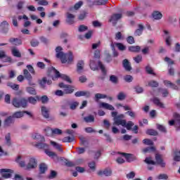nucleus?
I'll list each match as a JSON object with an SVG mask.
<instances>
[{
	"instance_id": "41",
	"label": "nucleus",
	"mask_w": 180,
	"mask_h": 180,
	"mask_svg": "<svg viewBox=\"0 0 180 180\" xmlns=\"http://www.w3.org/2000/svg\"><path fill=\"white\" fill-rule=\"evenodd\" d=\"M5 140H6V146H8V147H10V146H11V144H12V140L11 139V133H8L5 136Z\"/></svg>"
},
{
	"instance_id": "12",
	"label": "nucleus",
	"mask_w": 180,
	"mask_h": 180,
	"mask_svg": "<svg viewBox=\"0 0 180 180\" xmlns=\"http://www.w3.org/2000/svg\"><path fill=\"white\" fill-rule=\"evenodd\" d=\"M173 116L175 120L176 130L180 131V115L178 112H174Z\"/></svg>"
},
{
	"instance_id": "25",
	"label": "nucleus",
	"mask_w": 180,
	"mask_h": 180,
	"mask_svg": "<svg viewBox=\"0 0 180 180\" xmlns=\"http://www.w3.org/2000/svg\"><path fill=\"white\" fill-rule=\"evenodd\" d=\"M85 65V63H84V60H79L77 64V72L78 74H81L82 72V70H84V66Z\"/></svg>"
},
{
	"instance_id": "38",
	"label": "nucleus",
	"mask_w": 180,
	"mask_h": 180,
	"mask_svg": "<svg viewBox=\"0 0 180 180\" xmlns=\"http://www.w3.org/2000/svg\"><path fill=\"white\" fill-rule=\"evenodd\" d=\"M82 5H84V2H82V1H78L77 3H76L74 6V7H72L70 8V11H74V9L75 11H78V9H79V8H81V6H82Z\"/></svg>"
},
{
	"instance_id": "48",
	"label": "nucleus",
	"mask_w": 180,
	"mask_h": 180,
	"mask_svg": "<svg viewBox=\"0 0 180 180\" xmlns=\"http://www.w3.org/2000/svg\"><path fill=\"white\" fill-rule=\"evenodd\" d=\"M148 86H151L152 88H157L159 85L157 81L151 80L148 83Z\"/></svg>"
},
{
	"instance_id": "4",
	"label": "nucleus",
	"mask_w": 180,
	"mask_h": 180,
	"mask_svg": "<svg viewBox=\"0 0 180 180\" xmlns=\"http://www.w3.org/2000/svg\"><path fill=\"white\" fill-rule=\"evenodd\" d=\"M13 105L15 108H27V100L25 98H14L12 101Z\"/></svg>"
},
{
	"instance_id": "16",
	"label": "nucleus",
	"mask_w": 180,
	"mask_h": 180,
	"mask_svg": "<svg viewBox=\"0 0 180 180\" xmlns=\"http://www.w3.org/2000/svg\"><path fill=\"white\" fill-rule=\"evenodd\" d=\"M122 155H124V157H125L127 161H128V162H133V161H136L137 160V157H136L134 155H131L130 153H122Z\"/></svg>"
},
{
	"instance_id": "45",
	"label": "nucleus",
	"mask_w": 180,
	"mask_h": 180,
	"mask_svg": "<svg viewBox=\"0 0 180 180\" xmlns=\"http://www.w3.org/2000/svg\"><path fill=\"white\" fill-rule=\"evenodd\" d=\"M117 99H118V101H124V99H126V94L123 91H120L117 96Z\"/></svg>"
},
{
	"instance_id": "63",
	"label": "nucleus",
	"mask_w": 180,
	"mask_h": 180,
	"mask_svg": "<svg viewBox=\"0 0 180 180\" xmlns=\"http://www.w3.org/2000/svg\"><path fill=\"white\" fill-rule=\"evenodd\" d=\"M124 79L126 82H133V76L131 75H126L124 77Z\"/></svg>"
},
{
	"instance_id": "61",
	"label": "nucleus",
	"mask_w": 180,
	"mask_h": 180,
	"mask_svg": "<svg viewBox=\"0 0 180 180\" xmlns=\"http://www.w3.org/2000/svg\"><path fill=\"white\" fill-rule=\"evenodd\" d=\"M134 126V123L131 121H129L127 124H125V127L127 130H131V127Z\"/></svg>"
},
{
	"instance_id": "27",
	"label": "nucleus",
	"mask_w": 180,
	"mask_h": 180,
	"mask_svg": "<svg viewBox=\"0 0 180 180\" xmlns=\"http://www.w3.org/2000/svg\"><path fill=\"white\" fill-rule=\"evenodd\" d=\"M15 162L18 164L21 167V168H25L26 166V162L25 160H22V156H18V158L15 159Z\"/></svg>"
},
{
	"instance_id": "10",
	"label": "nucleus",
	"mask_w": 180,
	"mask_h": 180,
	"mask_svg": "<svg viewBox=\"0 0 180 180\" xmlns=\"http://www.w3.org/2000/svg\"><path fill=\"white\" fill-rule=\"evenodd\" d=\"M39 84L42 89H46V85H51L52 82L48 79L47 77H43L41 79L39 80Z\"/></svg>"
},
{
	"instance_id": "39",
	"label": "nucleus",
	"mask_w": 180,
	"mask_h": 180,
	"mask_svg": "<svg viewBox=\"0 0 180 180\" xmlns=\"http://www.w3.org/2000/svg\"><path fill=\"white\" fill-rule=\"evenodd\" d=\"M51 146H53V147H54V148H56V150H58V151H60V153H63V148H61V145L57 143L55 141H51Z\"/></svg>"
},
{
	"instance_id": "18",
	"label": "nucleus",
	"mask_w": 180,
	"mask_h": 180,
	"mask_svg": "<svg viewBox=\"0 0 180 180\" xmlns=\"http://www.w3.org/2000/svg\"><path fill=\"white\" fill-rule=\"evenodd\" d=\"M98 175L102 176V175H105V176H110L112 175V169L107 168L103 170H101L98 172Z\"/></svg>"
},
{
	"instance_id": "34",
	"label": "nucleus",
	"mask_w": 180,
	"mask_h": 180,
	"mask_svg": "<svg viewBox=\"0 0 180 180\" xmlns=\"http://www.w3.org/2000/svg\"><path fill=\"white\" fill-rule=\"evenodd\" d=\"M106 98H108V96H106V94H102L100 93H97L95 94L94 101L96 102H98L99 101V99H105Z\"/></svg>"
},
{
	"instance_id": "19",
	"label": "nucleus",
	"mask_w": 180,
	"mask_h": 180,
	"mask_svg": "<svg viewBox=\"0 0 180 180\" xmlns=\"http://www.w3.org/2000/svg\"><path fill=\"white\" fill-rule=\"evenodd\" d=\"M143 31L144 25H143V24H139L138 29H136L134 32V36H141V34H143Z\"/></svg>"
},
{
	"instance_id": "1",
	"label": "nucleus",
	"mask_w": 180,
	"mask_h": 180,
	"mask_svg": "<svg viewBox=\"0 0 180 180\" xmlns=\"http://www.w3.org/2000/svg\"><path fill=\"white\" fill-rule=\"evenodd\" d=\"M56 58H60L62 64H71L72 61H74V56L72 55V52L69 51L68 53H65L63 52V47L57 46L56 48Z\"/></svg>"
},
{
	"instance_id": "62",
	"label": "nucleus",
	"mask_w": 180,
	"mask_h": 180,
	"mask_svg": "<svg viewBox=\"0 0 180 180\" xmlns=\"http://www.w3.org/2000/svg\"><path fill=\"white\" fill-rule=\"evenodd\" d=\"M127 41L129 43V44H134L135 41H134V37L133 36H129L127 38Z\"/></svg>"
},
{
	"instance_id": "49",
	"label": "nucleus",
	"mask_w": 180,
	"mask_h": 180,
	"mask_svg": "<svg viewBox=\"0 0 180 180\" xmlns=\"http://www.w3.org/2000/svg\"><path fill=\"white\" fill-rule=\"evenodd\" d=\"M146 134H148L149 136H158V132L154 129H148L146 131Z\"/></svg>"
},
{
	"instance_id": "44",
	"label": "nucleus",
	"mask_w": 180,
	"mask_h": 180,
	"mask_svg": "<svg viewBox=\"0 0 180 180\" xmlns=\"http://www.w3.org/2000/svg\"><path fill=\"white\" fill-rule=\"evenodd\" d=\"M46 171H47V165L44 163H41V165H39L40 174H44Z\"/></svg>"
},
{
	"instance_id": "36",
	"label": "nucleus",
	"mask_w": 180,
	"mask_h": 180,
	"mask_svg": "<svg viewBox=\"0 0 180 180\" xmlns=\"http://www.w3.org/2000/svg\"><path fill=\"white\" fill-rule=\"evenodd\" d=\"M141 50V47L140 46H132L129 47V51L131 53H139Z\"/></svg>"
},
{
	"instance_id": "17",
	"label": "nucleus",
	"mask_w": 180,
	"mask_h": 180,
	"mask_svg": "<svg viewBox=\"0 0 180 180\" xmlns=\"http://www.w3.org/2000/svg\"><path fill=\"white\" fill-rule=\"evenodd\" d=\"M32 139L34 140H37V141H39V143H44L46 141V139H44V136L41 135L39 133H35L32 135Z\"/></svg>"
},
{
	"instance_id": "8",
	"label": "nucleus",
	"mask_w": 180,
	"mask_h": 180,
	"mask_svg": "<svg viewBox=\"0 0 180 180\" xmlns=\"http://www.w3.org/2000/svg\"><path fill=\"white\" fill-rule=\"evenodd\" d=\"M60 88H63L65 94H72L74 92V86L68 84H65L64 83L59 84Z\"/></svg>"
},
{
	"instance_id": "5",
	"label": "nucleus",
	"mask_w": 180,
	"mask_h": 180,
	"mask_svg": "<svg viewBox=\"0 0 180 180\" xmlns=\"http://www.w3.org/2000/svg\"><path fill=\"white\" fill-rule=\"evenodd\" d=\"M79 105V103L77 101H71V100H65L63 102V105H61L62 109H68V106H70V109L71 110H75L77 107Z\"/></svg>"
},
{
	"instance_id": "59",
	"label": "nucleus",
	"mask_w": 180,
	"mask_h": 180,
	"mask_svg": "<svg viewBox=\"0 0 180 180\" xmlns=\"http://www.w3.org/2000/svg\"><path fill=\"white\" fill-rule=\"evenodd\" d=\"M115 45L120 50V51H124V50H126V46L122 43H117Z\"/></svg>"
},
{
	"instance_id": "7",
	"label": "nucleus",
	"mask_w": 180,
	"mask_h": 180,
	"mask_svg": "<svg viewBox=\"0 0 180 180\" xmlns=\"http://www.w3.org/2000/svg\"><path fill=\"white\" fill-rule=\"evenodd\" d=\"M14 171L11 169H1L0 173L3 178L8 179L9 178H12V174H13Z\"/></svg>"
},
{
	"instance_id": "30",
	"label": "nucleus",
	"mask_w": 180,
	"mask_h": 180,
	"mask_svg": "<svg viewBox=\"0 0 180 180\" xmlns=\"http://www.w3.org/2000/svg\"><path fill=\"white\" fill-rule=\"evenodd\" d=\"M9 42L14 44V46H20L22 44V40L18 38H10Z\"/></svg>"
},
{
	"instance_id": "3",
	"label": "nucleus",
	"mask_w": 180,
	"mask_h": 180,
	"mask_svg": "<svg viewBox=\"0 0 180 180\" xmlns=\"http://www.w3.org/2000/svg\"><path fill=\"white\" fill-rule=\"evenodd\" d=\"M111 116L113 117L114 126H122L123 127L126 126V120H123L124 119V115L120 114L117 115V112H112Z\"/></svg>"
},
{
	"instance_id": "58",
	"label": "nucleus",
	"mask_w": 180,
	"mask_h": 180,
	"mask_svg": "<svg viewBox=\"0 0 180 180\" xmlns=\"http://www.w3.org/2000/svg\"><path fill=\"white\" fill-rule=\"evenodd\" d=\"M134 61H135L136 64L141 63V61H143V56L138 55L136 57L134 58Z\"/></svg>"
},
{
	"instance_id": "22",
	"label": "nucleus",
	"mask_w": 180,
	"mask_h": 180,
	"mask_svg": "<svg viewBox=\"0 0 180 180\" xmlns=\"http://www.w3.org/2000/svg\"><path fill=\"white\" fill-rule=\"evenodd\" d=\"M99 106L103 109H107V110H115V107L108 103H101Z\"/></svg>"
},
{
	"instance_id": "23",
	"label": "nucleus",
	"mask_w": 180,
	"mask_h": 180,
	"mask_svg": "<svg viewBox=\"0 0 180 180\" xmlns=\"http://www.w3.org/2000/svg\"><path fill=\"white\" fill-rule=\"evenodd\" d=\"M153 102L155 105H156V106H158L159 108H162V109L165 108L164 103L161 102V100H160V98H158V97H154L153 98Z\"/></svg>"
},
{
	"instance_id": "33",
	"label": "nucleus",
	"mask_w": 180,
	"mask_h": 180,
	"mask_svg": "<svg viewBox=\"0 0 180 180\" xmlns=\"http://www.w3.org/2000/svg\"><path fill=\"white\" fill-rule=\"evenodd\" d=\"M12 116L14 119H20L25 116V112L23 111H17Z\"/></svg>"
},
{
	"instance_id": "20",
	"label": "nucleus",
	"mask_w": 180,
	"mask_h": 180,
	"mask_svg": "<svg viewBox=\"0 0 180 180\" xmlns=\"http://www.w3.org/2000/svg\"><path fill=\"white\" fill-rule=\"evenodd\" d=\"M163 83L165 84V86L172 88V89H175L176 91H178V89H179L178 86H176L175 84L171 82V81L165 80L163 82Z\"/></svg>"
},
{
	"instance_id": "24",
	"label": "nucleus",
	"mask_w": 180,
	"mask_h": 180,
	"mask_svg": "<svg viewBox=\"0 0 180 180\" xmlns=\"http://www.w3.org/2000/svg\"><path fill=\"white\" fill-rule=\"evenodd\" d=\"M122 65L126 71H131V65L127 59H124L122 61Z\"/></svg>"
},
{
	"instance_id": "37",
	"label": "nucleus",
	"mask_w": 180,
	"mask_h": 180,
	"mask_svg": "<svg viewBox=\"0 0 180 180\" xmlns=\"http://www.w3.org/2000/svg\"><path fill=\"white\" fill-rule=\"evenodd\" d=\"M84 120L86 122V123H94V122H95V117L92 115H90L89 116L84 117Z\"/></svg>"
},
{
	"instance_id": "32",
	"label": "nucleus",
	"mask_w": 180,
	"mask_h": 180,
	"mask_svg": "<svg viewBox=\"0 0 180 180\" xmlns=\"http://www.w3.org/2000/svg\"><path fill=\"white\" fill-rule=\"evenodd\" d=\"M41 115L45 119H49V117H50L47 108L44 106L41 107Z\"/></svg>"
},
{
	"instance_id": "11",
	"label": "nucleus",
	"mask_w": 180,
	"mask_h": 180,
	"mask_svg": "<svg viewBox=\"0 0 180 180\" xmlns=\"http://www.w3.org/2000/svg\"><path fill=\"white\" fill-rule=\"evenodd\" d=\"M0 32L6 34L9 32V23L6 21H3L0 25Z\"/></svg>"
},
{
	"instance_id": "53",
	"label": "nucleus",
	"mask_w": 180,
	"mask_h": 180,
	"mask_svg": "<svg viewBox=\"0 0 180 180\" xmlns=\"http://www.w3.org/2000/svg\"><path fill=\"white\" fill-rule=\"evenodd\" d=\"M88 30V26H86L84 25H81L79 26L78 32L82 33V32H86Z\"/></svg>"
},
{
	"instance_id": "35",
	"label": "nucleus",
	"mask_w": 180,
	"mask_h": 180,
	"mask_svg": "<svg viewBox=\"0 0 180 180\" xmlns=\"http://www.w3.org/2000/svg\"><path fill=\"white\" fill-rule=\"evenodd\" d=\"M165 34H166L165 37V41L167 46H170L171 45V36L169 35V32L167 30H164Z\"/></svg>"
},
{
	"instance_id": "54",
	"label": "nucleus",
	"mask_w": 180,
	"mask_h": 180,
	"mask_svg": "<svg viewBox=\"0 0 180 180\" xmlns=\"http://www.w3.org/2000/svg\"><path fill=\"white\" fill-rule=\"evenodd\" d=\"M157 129L159 131H162V133H167V128L164 125L157 124Z\"/></svg>"
},
{
	"instance_id": "56",
	"label": "nucleus",
	"mask_w": 180,
	"mask_h": 180,
	"mask_svg": "<svg viewBox=\"0 0 180 180\" xmlns=\"http://www.w3.org/2000/svg\"><path fill=\"white\" fill-rule=\"evenodd\" d=\"M40 44V42H39V40L37 39H32L30 41V45L32 47H37Z\"/></svg>"
},
{
	"instance_id": "57",
	"label": "nucleus",
	"mask_w": 180,
	"mask_h": 180,
	"mask_svg": "<svg viewBox=\"0 0 180 180\" xmlns=\"http://www.w3.org/2000/svg\"><path fill=\"white\" fill-rule=\"evenodd\" d=\"M146 71L148 74H150V75H155V73H154L153 68H151L150 65L146 67Z\"/></svg>"
},
{
	"instance_id": "51",
	"label": "nucleus",
	"mask_w": 180,
	"mask_h": 180,
	"mask_svg": "<svg viewBox=\"0 0 180 180\" xmlns=\"http://www.w3.org/2000/svg\"><path fill=\"white\" fill-rule=\"evenodd\" d=\"M88 165L91 171H95L96 169V163L94 161L89 162Z\"/></svg>"
},
{
	"instance_id": "64",
	"label": "nucleus",
	"mask_w": 180,
	"mask_h": 180,
	"mask_svg": "<svg viewBox=\"0 0 180 180\" xmlns=\"http://www.w3.org/2000/svg\"><path fill=\"white\" fill-rule=\"evenodd\" d=\"M174 51H175V53H180V44L179 43L175 44Z\"/></svg>"
},
{
	"instance_id": "50",
	"label": "nucleus",
	"mask_w": 180,
	"mask_h": 180,
	"mask_svg": "<svg viewBox=\"0 0 180 180\" xmlns=\"http://www.w3.org/2000/svg\"><path fill=\"white\" fill-rule=\"evenodd\" d=\"M143 153H154L155 151V147L154 146H150L146 148L143 150Z\"/></svg>"
},
{
	"instance_id": "14",
	"label": "nucleus",
	"mask_w": 180,
	"mask_h": 180,
	"mask_svg": "<svg viewBox=\"0 0 180 180\" xmlns=\"http://www.w3.org/2000/svg\"><path fill=\"white\" fill-rule=\"evenodd\" d=\"M108 0H95L94 1H89V6H99L101 5H106L108 4Z\"/></svg>"
},
{
	"instance_id": "9",
	"label": "nucleus",
	"mask_w": 180,
	"mask_h": 180,
	"mask_svg": "<svg viewBox=\"0 0 180 180\" xmlns=\"http://www.w3.org/2000/svg\"><path fill=\"white\" fill-rule=\"evenodd\" d=\"M37 167V161L34 158H30L26 166V169H33Z\"/></svg>"
},
{
	"instance_id": "47",
	"label": "nucleus",
	"mask_w": 180,
	"mask_h": 180,
	"mask_svg": "<svg viewBox=\"0 0 180 180\" xmlns=\"http://www.w3.org/2000/svg\"><path fill=\"white\" fill-rule=\"evenodd\" d=\"M27 103H31V105H36L37 103V99L34 98L33 96L29 97L27 99Z\"/></svg>"
},
{
	"instance_id": "21",
	"label": "nucleus",
	"mask_w": 180,
	"mask_h": 180,
	"mask_svg": "<svg viewBox=\"0 0 180 180\" xmlns=\"http://www.w3.org/2000/svg\"><path fill=\"white\" fill-rule=\"evenodd\" d=\"M74 19H75V15L70 13H67L66 22L68 25H74V22H75Z\"/></svg>"
},
{
	"instance_id": "43",
	"label": "nucleus",
	"mask_w": 180,
	"mask_h": 180,
	"mask_svg": "<svg viewBox=\"0 0 180 180\" xmlns=\"http://www.w3.org/2000/svg\"><path fill=\"white\" fill-rule=\"evenodd\" d=\"M7 86H9L11 88V89H13L14 91H18L19 89V85L15 84L11 82H7Z\"/></svg>"
},
{
	"instance_id": "46",
	"label": "nucleus",
	"mask_w": 180,
	"mask_h": 180,
	"mask_svg": "<svg viewBox=\"0 0 180 180\" xmlns=\"http://www.w3.org/2000/svg\"><path fill=\"white\" fill-rule=\"evenodd\" d=\"M26 91L30 95H36L37 92H36V89L33 87H27Z\"/></svg>"
},
{
	"instance_id": "42",
	"label": "nucleus",
	"mask_w": 180,
	"mask_h": 180,
	"mask_svg": "<svg viewBox=\"0 0 180 180\" xmlns=\"http://www.w3.org/2000/svg\"><path fill=\"white\" fill-rule=\"evenodd\" d=\"M24 77L28 81L29 85H31L32 86H33V85H34V83H33V82H32V79H33V77H32V75H30V73L25 75L24 76Z\"/></svg>"
},
{
	"instance_id": "55",
	"label": "nucleus",
	"mask_w": 180,
	"mask_h": 180,
	"mask_svg": "<svg viewBox=\"0 0 180 180\" xmlns=\"http://www.w3.org/2000/svg\"><path fill=\"white\" fill-rule=\"evenodd\" d=\"M143 144H146V146H154V142L149 139H145L143 140Z\"/></svg>"
},
{
	"instance_id": "15",
	"label": "nucleus",
	"mask_w": 180,
	"mask_h": 180,
	"mask_svg": "<svg viewBox=\"0 0 180 180\" xmlns=\"http://www.w3.org/2000/svg\"><path fill=\"white\" fill-rule=\"evenodd\" d=\"M122 15L120 13L113 14L110 19V22H112V23L114 25H116V23H117V20H120V19H122Z\"/></svg>"
},
{
	"instance_id": "40",
	"label": "nucleus",
	"mask_w": 180,
	"mask_h": 180,
	"mask_svg": "<svg viewBox=\"0 0 180 180\" xmlns=\"http://www.w3.org/2000/svg\"><path fill=\"white\" fill-rule=\"evenodd\" d=\"M37 148H49V145L44 142H39L35 144Z\"/></svg>"
},
{
	"instance_id": "28",
	"label": "nucleus",
	"mask_w": 180,
	"mask_h": 180,
	"mask_svg": "<svg viewBox=\"0 0 180 180\" xmlns=\"http://www.w3.org/2000/svg\"><path fill=\"white\" fill-rule=\"evenodd\" d=\"M11 53L14 57H17L18 58L22 57V53H20V51L16 47L12 49Z\"/></svg>"
},
{
	"instance_id": "52",
	"label": "nucleus",
	"mask_w": 180,
	"mask_h": 180,
	"mask_svg": "<svg viewBox=\"0 0 180 180\" xmlns=\"http://www.w3.org/2000/svg\"><path fill=\"white\" fill-rule=\"evenodd\" d=\"M110 82H112V84H117L119 82V79H117V77L115 75L110 76Z\"/></svg>"
},
{
	"instance_id": "29",
	"label": "nucleus",
	"mask_w": 180,
	"mask_h": 180,
	"mask_svg": "<svg viewBox=\"0 0 180 180\" xmlns=\"http://www.w3.org/2000/svg\"><path fill=\"white\" fill-rule=\"evenodd\" d=\"M45 131H47L48 133L50 131L52 134H63V131L60 129H50V128H48L45 129Z\"/></svg>"
},
{
	"instance_id": "26",
	"label": "nucleus",
	"mask_w": 180,
	"mask_h": 180,
	"mask_svg": "<svg viewBox=\"0 0 180 180\" xmlns=\"http://www.w3.org/2000/svg\"><path fill=\"white\" fill-rule=\"evenodd\" d=\"M155 160L157 164L159 165H161V167H165V162L162 160V158H161V155L160 154H156L155 156Z\"/></svg>"
},
{
	"instance_id": "6",
	"label": "nucleus",
	"mask_w": 180,
	"mask_h": 180,
	"mask_svg": "<svg viewBox=\"0 0 180 180\" xmlns=\"http://www.w3.org/2000/svg\"><path fill=\"white\" fill-rule=\"evenodd\" d=\"M13 124H15V119L12 115L7 117L3 122V126L5 128L11 127Z\"/></svg>"
},
{
	"instance_id": "13",
	"label": "nucleus",
	"mask_w": 180,
	"mask_h": 180,
	"mask_svg": "<svg viewBox=\"0 0 180 180\" xmlns=\"http://www.w3.org/2000/svg\"><path fill=\"white\" fill-rule=\"evenodd\" d=\"M76 98H79L81 96H86V98H91V92L88 91H79L75 94Z\"/></svg>"
},
{
	"instance_id": "2",
	"label": "nucleus",
	"mask_w": 180,
	"mask_h": 180,
	"mask_svg": "<svg viewBox=\"0 0 180 180\" xmlns=\"http://www.w3.org/2000/svg\"><path fill=\"white\" fill-rule=\"evenodd\" d=\"M49 77H52V79L54 81L56 78H62V79H64V81H66V82H68L69 84H72V81L71 79L67 76L66 75L64 74H60V72L58 70H56L54 67H51L49 69Z\"/></svg>"
},
{
	"instance_id": "60",
	"label": "nucleus",
	"mask_w": 180,
	"mask_h": 180,
	"mask_svg": "<svg viewBox=\"0 0 180 180\" xmlns=\"http://www.w3.org/2000/svg\"><path fill=\"white\" fill-rule=\"evenodd\" d=\"M144 161L146 164H148L150 165H155V162L152 160L151 158H146Z\"/></svg>"
},
{
	"instance_id": "31",
	"label": "nucleus",
	"mask_w": 180,
	"mask_h": 180,
	"mask_svg": "<svg viewBox=\"0 0 180 180\" xmlns=\"http://www.w3.org/2000/svg\"><path fill=\"white\" fill-rule=\"evenodd\" d=\"M153 19L155 20H160V19H162V13L160 11H154L152 14Z\"/></svg>"
}]
</instances>
